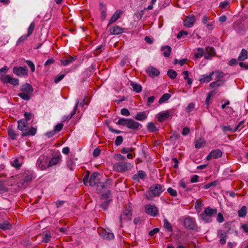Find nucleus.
Returning <instances> with one entry per match:
<instances>
[{
  "instance_id": "obj_52",
  "label": "nucleus",
  "mask_w": 248,
  "mask_h": 248,
  "mask_svg": "<svg viewBox=\"0 0 248 248\" xmlns=\"http://www.w3.org/2000/svg\"><path fill=\"white\" fill-rule=\"evenodd\" d=\"M111 194V192L109 190H107L105 193L101 194V197L102 200H106L108 199Z\"/></svg>"
},
{
  "instance_id": "obj_33",
  "label": "nucleus",
  "mask_w": 248,
  "mask_h": 248,
  "mask_svg": "<svg viewBox=\"0 0 248 248\" xmlns=\"http://www.w3.org/2000/svg\"><path fill=\"white\" fill-rule=\"evenodd\" d=\"M130 85L132 87L134 91L139 93L141 92L142 88L140 84L137 82L131 81Z\"/></svg>"
},
{
  "instance_id": "obj_63",
  "label": "nucleus",
  "mask_w": 248,
  "mask_h": 248,
  "mask_svg": "<svg viewBox=\"0 0 248 248\" xmlns=\"http://www.w3.org/2000/svg\"><path fill=\"white\" fill-rule=\"evenodd\" d=\"M195 107V104L193 103H191L188 105L187 107L186 108V110L187 112H189L191 111Z\"/></svg>"
},
{
  "instance_id": "obj_16",
  "label": "nucleus",
  "mask_w": 248,
  "mask_h": 248,
  "mask_svg": "<svg viewBox=\"0 0 248 248\" xmlns=\"http://www.w3.org/2000/svg\"><path fill=\"white\" fill-rule=\"evenodd\" d=\"M195 22V17L194 16H190L184 20V25L186 27L191 28L194 25Z\"/></svg>"
},
{
  "instance_id": "obj_5",
  "label": "nucleus",
  "mask_w": 248,
  "mask_h": 248,
  "mask_svg": "<svg viewBox=\"0 0 248 248\" xmlns=\"http://www.w3.org/2000/svg\"><path fill=\"white\" fill-rule=\"evenodd\" d=\"M113 167L114 170L118 172H124L130 169L132 165L129 163L121 162L115 164Z\"/></svg>"
},
{
  "instance_id": "obj_18",
  "label": "nucleus",
  "mask_w": 248,
  "mask_h": 248,
  "mask_svg": "<svg viewBox=\"0 0 248 248\" xmlns=\"http://www.w3.org/2000/svg\"><path fill=\"white\" fill-rule=\"evenodd\" d=\"M127 127L133 130H137L141 127V125L133 119H129Z\"/></svg>"
},
{
  "instance_id": "obj_28",
  "label": "nucleus",
  "mask_w": 248,
  "mask_h": 248,
  "mask_svg": "<svg viewBox=\"0 0 248 248\" xmlns=\"http://www.w3.org/2000/svg\"><path fill=\"white\" fill-rule=\"evenodd\" d=\"M148 114V112L146 111L139 112L137 113L135 117V118L137 120L141 121L145 120L147 118Z\"/></svg>"
},
{
  "instance_id": "obj_19",
  "label": "nucleus",
  "mask_w": 248,
  "mask_h": 248,
  "mask_svg": "<svg viewBox=\"0 0 248 248\" xmlns=\"http://www.w3.org/2000/svg\"><path fill=\"white\" fill-rule=\"evenodd\" d=\"M212 76L215 75V79L217 81L224 82V80L223 79L225 76V74L222 71L219 70H215L212 72Z\"/></svg>"
},
{
  "instance_id": "obj_14",
  "label": "nucleus",
  "mask_w": 248,
  "mask_h": 248,
  "mask_svg": "<svg viewBox=\"0 0 248 248\" xmlns=\"http://www.w3.org/2000/svg\"><path fill=\"white\" fill-rule=\"evenodd\" d=\"M85 104L88 105L87 103H85V99H84L80 103L78 99H77L73 111L71 113L70 115L67 117L66 119L70 120L76 114L78 105L80 107L83 108Z\"/></svg>"
},
{
  "instance_id": "obj_17",
  "label": "nucleus",
  "mask_w": 248,
  "mask_h": 248,
  "mask_svg": "<svg viewBox=\"0 0 248 248\" xmlns=\"http://www.w3.org/2000/svg\"><path fill=\"white\" fill-rule=\"evenodd\" d=\"M77 59L76 56H68L64 57L63 59L61 60V63L63 66H67L69 64L73 62Z\"/></svg>"
},
{
  "instance_id": "obj_37",
  "label": "nucleus",
  "mask_w": 248,
  "mask_h": 248,
  "mask_svg": "<svg viewBox=\"0 0 248 248\" xmlns=\"http://www.w3.org/2000/svg\"><path fill=\"white\" fill-rule=\"evenodd\" d=\"M205 141L202 138H199L195 140V147L197 149L201 148L203 145H205Z\"/></svg>"
},
{
  "instance_id": "obj_61",
  "label": "nucleus",
  "mask_w": 248,
  "mask_h": 248,
  "mask_svg": "<svg viewBox=\"0 0 248 248\" xmlns=\"http://www.w3.org/2000/svg\"><path fill=\"white\" fill-rule=\"evenodd\" d=\"M212 20V19H210L208 16H207L206 15H205L203 16L202 18V23L203 24L206 25Z\"/></svg>"
},
{
  "instance_id": "obj_13",
  "label": "nucleus",
  "mask_w": 248,
  "mask_h": 248,
  "mask_svg": "<svg viewBox=\"0 0 248 248\" xmlns=\"http://www.w3.org/2000/svg\"><path fill=\"white\" fill-rule=\"evenodd\" d=\"M222 155V152L219 149L212 150L206 156V159L209 160L212 158L216 159L220 157Z\"/></svg>"
},
{
  "instance_id": "obj_46",
  "label": "nucleus",
  "mask_w": 248,
  "mask_h": 248,
  "mask_svg": "<svg viewBox=\"0 0 248 248\" xmlns=\"http://www.w3.org/2000/svg\"><path fill=\"white\" fill-rule=\"evenodd\" d=\"M28 37H29V36H28L27 34L21 36L17 41L16 45H20L23 44L24 42L27 40Z\"/></svg>"
},
{
  "instance_id": "obj_26",
  "label": "nucleus",
  "mask_w": 248,
  "mask_h": 248,
  "mask_svg": "<svg viewBox=\"0 0 248 248\" xmlns=\"http://www.w3.org/2000/svg\"><path fill=\"white\" fill-rule=\"evenodd\" d=\"M170 116L169 111L159 113L157 114V119L160 122H162L167 119Z\"/></svg>"
},
{
  "instance_id": "obj_8",
  "label": "nucleus",
  "mask_w": 248,
  "mask_h": 248,
  "mask_svg": "<svg viewBox=\"0 0 248 248\" xmlns=\"http://www.w3.org/2000/svg\"><path fill=\"white\" fill-rule=\"evenodd\" d=\"M62 156L60 153L54 154L48 162V167H51L60 164L62 161Z\"/></svg>"
},
{
  "instance_id": "obj_59",
  "label": "nucleus",
  "mask_w": 248,
  "mask_h": 248,
  "mask_svg": "<svg viewBox=\"0 0 248 248\" xmlns=\"http://www.w3.org/2000/svg\"><path fill=\"white\" fill-rule=\"evenodd\" d=\"M188 34V32L186 31H181L177 35L178 39L181 38L184 36H186Z\"/></svg>"
},
{
  "instance_id": "obj_44",
  "label": "nucleus",
  "mask_w": 248,
  "mask_h": 248,
  "mask_svg": "<svg viewBox=\"0 0 248 248\" xmlns=\"http://www.w3.org/2000/svg\"><path fill=\"white\" fill-rule=\"evenodd\" d=\"M170 96H171L169 93H166L164 94L160 98L159 100V103L161 104L165 102L166 101H167L170 99Z\"/></svg>"
},
{
  "instance_id": "obj_49",
  "label": "nucleus",
  "mask_w": 248,
  "mask_h": 248,
  "mask_svg": "<svg viewBox=\"0 0 248 248\" xmlns=\"http://www.w3.org/2000/svg\"><path fill=\"white\" fill-rule=\"evenodd\" d=\"M203 56H204V51L202 48H198V52H197L195 55V57L196 58H199Z\"/></svg>"
},
{
  "instance_id": "obj_24",
  "label": "nucleus",
  "mask_w": 248,
  "mask_h": 248,
  "mask_svg": "<svg viewBox=\"0 0 248 248\" xmlns=\"http://www.w3.org/2000/svg\"><path fill=\"white\" fill-rule=\"evenodd\" d=\"M122 14V11L121 10H117L109 19L108 26L111 24L115 22L120 17Z\"/></svg>"
},
{
  "instance_id": "obj_41",
  "label": "nucleus",
  "mask_w": 248,
  "mask_h": 248,
  "mask_svg": "<svg viewBox=\"0 0 248 248\" xmlns=\"http://www.w3.org/2000/svg\"><path fill=\"white\" fill-rule=\"evenodd\" d=\"M223 83L224 82L216 80L215 81L211 82L210 84V87L212 88H217L222 86L223 84Z\"/></svg>"
},
{
  "instance_id": "obj_3",
  "label": "nucleus",
  "mask_w": 248,
  "mask_h": 248,
  "mask_svg": "<svg viewBox=\"0 0 248 248\" xmlns=\"http://www.w3.org/2000/svg\"><path fill=\"white\" fill-rule=\"evenodd\" d=\"M20 91L21 92L18 93L17 95L22 99L28 101L31 98L33 89L30 84L26 83L20 86Z\"/></svg>"
},
{
  "instance_id": "obj_38",
  "label": "nucleus",
  "mask_w": 248,
  "mask_h": 248,
  "mask_svg": "<svg viewBox=\"0 0 248 248\" xmlns=\"http://www.w3.org/2000/svg\"><path fill=\"white\" fill-rule=\"evenodd\" d=\"M24 181L25 182L31 181L32 179V172L27 171L23 174Z\"/></svg>"
},
{
  "instance_id": "obj_56",
  "label": "nucleus",
  "mask_w": 248,
  "mask_h": 248,
  "mask_svg": "<svg viewBox=\"0 0 248 248\" xmlns=\"http://www.w3.org/2000/svg\"><path fill=\"white\" fill-rule=\"evenodd\" d=\"M26 63L27 65L31 68V71L32 72H34L35 71V65L33 63V62L31 61L27 60L26 61Z\"/></svg>"
},
{
  "instance_id": "obj_15",
  "label": "nucleus",
  "mask_w": 248,
  "mask_h": 248,
  "mask_svg": "<svg viewBox=\"0 0 248 248\" xmlns=\"http://www.w3.org/2000/svg\"><path fill=\"white\" fill-rule=\"evenodd\" d=\"M184 224L185 227L189 229L193 230L195 227V222L190 217H186L184 219Z\"/></svg>"
},
{
  "instance_id": "obj_35",
  "label": "nucleus",
  "mask_w": 248,
  "mask_h": 248,
  "mask_svg": "<svg viewBox=\"0 0 248 248\" xmlns=\"http://www.w3.org/2000/svg\"><path fill=\"white\" fill-rule=\"evenodd\" d=\"M161 50L163 51L164 56L168 57L170 56V53L171 51V48L169 46H162Z\"/></svg>"
},
{
  "instance_id": "obj_12",
  "label": "nucleus",
  "mask_w": 248,
  "mask_h": 248,
  "mask_svg": "<svg viewBox=\"0 0 248 248\" xmlns=\"http://www.w3.org/2000/svg\"><path fill=\"white\" fill-rule=\"evenodd\" d=\"M1 80L5 83H10L14 86L19 85V80L17 78H13L10 75H7L1 78Z\"/></svg>"
},
{
  "instance_id": "obj_25",
  "label": "nucleus",
  "mask_w": 248,
  "mask_h": 248,
  "mask_svg": "<svg viewBox=\"0 0 248 248\" xmlns=\"http://www.w3.org/2000/svg\"><path fill=\"white\" fill-rule=\"evenodd\" d=\"M109 32L111 34H119L124 32V29L119 26H114L109 28Z\"/></svg>"
},
{
  "instance_id": "obj_58",
  "label": "nucleus",
  "mask_w": 248,
  "mask_h": 248,
  "mask_svg": "<svg viewBox=\"0 0 248 248\" xmlns=\"http://www.w3.org/2000/svg\"><path fill=\"white\" fill-rule=\"evenodd\" d=\"M65 76L64 74H59L58 75L54 78V81L55 83H58Z\"/></svg>"
},
{
  "instance_id": "obj_51",
  "label": "nucleus",
  "mask_w": 248,
  "mask_h": 248,
  "mask_svg": "<svg viewBox=\"0 0 248 248\" xmlns=\"http://www.w3.org/2000/svg\"><path fill=\"white\" fill-rule=\"evenodd\" d=\"M229 6V2L227 0L221 1L219 4V7L222 9H226L228 8Z\"/></svg>"
},
{
  "instance_id": "obj_42",
  "label": "nucleus",
  "mask_w": 248,
  "mask_h": 248,
  "mask_svg": "<svg viewBox=\"0 0 248 248\" xmlns=\"http://www.w3.org/2000/svg\"><path fill=\"white\" fill-rule=\"evenodd\" d=\"M164 227L169 232H171L172 231L171 224L166 218L164 219Z\"/></svg>"
},
{
  "instance_id": "obj_60",
  "label": "nucleus",
  "mask_w": 248,
  "mask_h": 248,
  "mask_svg": "<svg viewBox=\"0 0 248 248\" xmlns=\"http://www.w3.org/2000/svg\"><path fill=\"white\" fill-rule=\"evenodd\" d=\"M7 191V188L5 187L3 182L0 181V191L1 193L5 192Z\"/></svg>"
},
{
  "instance_id": "obj_32",
  "label": "nucleus",
  "mask_w": 248,
  "mask_h": 248,
  "mask_svg": "<svg viewBox=\"0 0 248 248\" xmlns=\"http://www.w3.org/2000/svg\"><path fill=\"white\" fill-rule=\"evenodd\" d=\"M218 236L220 238L219 242L220 243L223 245L226 243V238H227V233L226 232H222V231H218Z\"/></svg>"
},
{
  "instance_id": "obj_50",
  "label": "nucleus",
  "mask_w": 248,
  "mask_h": 248,
  "mask_svg": "<svg viewBox=\"0 0 248 248\" xmlns=\"http://www.w3.org/2000/svg\"><path fill=\"white\" fill-rule=\"evenodd\" d=\"M11 165L16 169H19L21 164L19 163V160L17 158L15 159L13 161L11 162Z\"/></svg>"
},
{
  "instance_id": "obj_55",
  "label": "nucleus",
  "mask_w": 248,
  "mask_h": 248,
  "mask_svg": "<svg viewBox=\"0 0 248 248\" xmlns=\"http://www.w3.org/2000/svg\"><path fill=\"white\" fill-rule=\"evenodd\" d=\"M110 201L111 200H109L105 201L100 205V206L103 209V210H106L108 208Z\"/></svg>"
},
{
  "instance_id": "obj_34",
  "label": "nucleus",
  "mask_w": 248,
  "mask_h": 248,
  "mask_svg": "<svg viewBox=\"0 0 248 248\" xmlns=\"http://www.w3.org/2000/svg\"><path fill=\"white\" fill-rule=\"evenodd\" d=\"M11 228V224L7 221L5 220L0 223V229L3 231L9 230Z\"/></svg>"
},
{
  "instance_id": "obj_45",
  "label": "nucleus",
  "mask_w": 248,
  "mask_h": 248,
  "mask_svg": "<svg viewBox=\"0 0 248 248\" xmlns=\"http://www.w3.org/2000/svg\"><path fill=\"white\" fill-rule=\"evenodd\" d=\"M167 74L168 76L171 79L175 78L177 75V72L175 71L172 69L169 70L167 72Z\"/></svg>"
},
{
  "instance_id": "obj_10",
  "label": "nucleus",
  "mask_w": 248,
  "mask_h": 248,
  "mask_svg": "<svg viewBox=\"0 0 248 248\" xmlns=\"http://www.w3.org/2000/svg\"><path fill=\"white\" fill-rule=\"evenodd\" d=\"M112 185V182L111 179H107L105 183H99L97 184V190L101 192H104L108 190Z\"/></svg>"
},
{
  "instance_id": "obj_31",
  "label": "nucleus",
  "mask_w": 248,
  "mask_h": 248,
  "mask_svg": "<svg viewBox=\"0 0 248 248\" xmlns=\"http://www.w3.org/2000/svg\"><path fill=\"white\" fill-rule=\"evenodd\" d=\"M101 236L106 239L110 240L114 238V234L112 232H107L106 230H103L101 233Z\"/></svg>"
},
{
  "instance_id": "obj_27",
  "label": "nucleus",
  "mask_w": 248,
  "mask_h": 248,
  "mask_svg": "<svg viewBox=\"0 0 248 248\" xmlns=\"http://www.w3.org/2000/svg\"><path fill=\"white\" fill-rule=\"evenodd\" d=\"M212 72L210 73L209 75H202L201 76L199 81L201 83H207L212 80Z\"/></svg>"
},
{
  "instance_id": "obj_9",
  "label": "nucleus",
  "mask_w": 248,
  "mask_h": 248,
  "mask_svg": "<svg viewBox=\"0 0 248 248\" xmlns=\"http://www.w3.org/2000/svg\"><path fill=\"white\" fill-rule=\"evenodd\" d=\"M13 72L15 75L20 77L27 76L28 73L27 67L26 66L15 67Z\"/></svg>"
},
{
  "instance_id": "obj_22",
  "label": "nucleus",
  "mask_w": 248,
  "mask_h": 248,
  "mask_svg": "<svg viewBox=\"0 0 248 248\" xmlns=\"http://www.w3.org/2000/svg\"><path fill=\"white\" fill-rule=\"evenodd\" d=\"M99 176V173L97 172H93L90 178L89 181V185L91 186H94L97 182V177Z\"/></svg>"
},
{
  "instance_id": "obj_7",
  "label": "nucleus",
  "mask_w": 248,
  "mask_h": 248,
  "mask_svg": "<svg viewBox=\"0 0 248 248\" xmlns=\"http://www.w3.org/2000/svg\"><path fill=\"white\" fill-rule=\"evenodd\" d=\"M132 215V208L129 206L127 207L123 212V214H121L119 217L120 223H122L123 220H129L131 219Z\"/></svg>"
},
{
  "instance_id": "obj_20",
  "label": "nucleus",
  "mask_w": 248,
  "mask_h": 248,
  "mask_svg": "<svg viewBox=\"0 0 248 248\" xmlns=\"http://www.w3.org/2000/svg\"><path fill=\"white\" fill-rule=\"evenodd\" d=\"M147 176L145 172L141 170H139L137 173L133 176V179L135 181H139L140 179L144 180Z\"/></svg>"
},
{
  "instance_id": "obj_57",
  "label": "nucleus",
  "mask_w": 248,
  "mask_h": 248,
  "mask_svg": "<svg viewBox=\"0 0 248 248\" xmlns=\"http://www.w3.org/2000/svg\"><path fill=\"white\" fill-rule=\"evenodd\" d=\"M123 141V138L122 136H118L115 140V144L117 146L121 145Z\"/></svg>"
},
{
  "instance_id": "obj_36",
  "label": "nucleus",
  "mask_w": 248,
  "mask_h": 248,
  "mask_svg": "<svg viewBox=\"0 0 248 248\" xmlns=\"http://www.w3.org/2000/svg\"><path fill=\"white\" fill-rule=\"evenodd\" d=\"M248 58V51L244 48L241 50L239 56L238 57V60L243 61Z\"/></svg>"
},
{
  "instance_id": "obj_43",
  "label": "nucleus",
  "mask_w": 248,
  "mask_h": 248,
  "mask_svg": "<svg viewBox=\"0 0 248 248\" xmlns=\"http://www.w3.org/2000/svg\"><path fill=\"white\" fill-rule=\"evenodd\" d=\"M128 121L129 119L125 118H120L116 123V124L119 125H122L123 126H126L127 127Z\"/></svg>"
},
{
  "instance_id": "obj_39",
  "label": "nucleus",
  "mask_w": 248,
  "mask_h": 248,
  "mask_svg": "<svg viewBox=\"0 0 248 248\" xmlns=\"http://www.w3.org/2000/svg\"><path fill=\"white\" fill-rule=\"evenodd\" d=\"M147 128L151 132H155L158 130V128L156 127L155 124L152 122H150L147 124Z\"/></svg>"
},
{
  "instance_id": "obj_54",
  "label": "nucleus",
  "mask_w": 248,
  "mask_h": 248,
  "mask_svg": "<svg viewBox=\"0 0 248 248\" xmlns=\"http://www.w3.org/2000/svg\"><path fill=\"white\" fill-rule=\"evenodd\" d=\"M167 191L169 193V194L173 197H176L177 195V191L172 189L171 187H169L167 189Z\"/></svg>"
},
{
  "instance_id": "obj_30",
  "label": "nucleus",
  "mask_w": 248,
  "mask_h": 248,
  "mask_svg": "<svg viewBox=\"0 0 248 248\" xmlns=\"http://www.w3.org/2000/svg\"><path fill=\"white\" fill-rule=\"evenodd\" d=\"M52 235L49 232H44L42 234V241L44 243H47L50 241Z\"/></svg>"
},
{
  "instance_id": "obj_23",
  "label": "nucleus",
  "mask_w": 248,
  "mask_h": 248,
  "mask_svg": "<svg viewBox=\"0 0 248 248\" xmlns=\"http://www.w3.org/2000/svg\"><path fill=\"white\" fill-rule=\"evenodd\" d=\"M215 54V49L212 47H207L204 52V58L210 59Z\"/></svg>"
},
{
  "instance_id": "obj_47",
  "label": "nucleus",
  "mask_w": 248,
  "mask_h": 248,
  "mask_svg": "<svg viewBox=\"0 0 248 248\" xmlns=\"http://www.w3.org/2000/svg\"><path fill=\"white\" fill-rule=\"evenodd\" d=\"M35 28V23L34 22H32L31 23L28 29V33L27 35L28 36H30L32 33L33 32V31Z\"/></svg>"
},
{
  "instance_id": "obj_62",
  "label": "nucleus",
  "mask_w": 248,
  "mask_h": 248,
  "mask_svg": "<svg viewBox=\"0 0 248 248\" xmlns=\"http://www.w3.org/2000/svg\"><path fill=\"white\" fill-rule=\"evenodd\" d=\"M121 113L122 115L125 116H128L130 115V112L127 108H123L121 110Z\"/></svg>"
},
{
  "instance_id": "obj_2",
  "label": "nucleus",
  "mask_w": 248,
  "mask_h": 248,
  "mask_svg": "<svg viewBox=\"0 0 248 248\" xmlns=\"http://www.w3.org/2000/svg\"><path fill=\"white\" fill-rule=\"evenodd\" d=\"M164 191L163 186L160 184L151 186L149 190L146 193V197L148 200H152L155 197H159Z\"/></svg>"
},
{
  "instance_id": "obj_21",
  "label": "nucleus",
  "mask_w": 248,
  "mask_h": 248,
  "mask_svg": "<svg viewBox=\"0 0 248 248\" xmlns=\"http://www.w3.org/2000/svg\"><path fill=\"white\" fill-rule=\"evenodd\" d=\"M146 72L151 77L157 76L160 73L158 69L152 66L148 67L146 70Z\"/></svg>"
},
{
  "instance_id": "obj_64",
  "label": "nucleus",
  "mask_w": 248,
  "mask_h": 248,
  "mask_svg": "<svg viewBox=\"0 0 248 248\" xmlns=\"http://www.w3.org/2000/svg\"><path fill=\"white\" fill-rule=\"evenodd\" d=\"M63 124H57L54 128V131L55 132H60L63 127Z\"/></svg>"
},
{
  "instance_id": "obj_48",
  "label": "nucleus",
  "mask_w": 248,
  "mask_h": 248,
  "mask_svg": "<svg viewBox=\"0 0 248 248\" xmlns=\"http://www.w3.org/2000/svg\"><path fill=\"white\" fill-rule=\"evenodd\" d=\"M24 116L25 117V119H24V121L25 122L27 123L32 118V117L33 116V115L31 113L25 112Z\"/></svg>"
},
{
  "instance_id": "obj_40",
  "label": "nucleus",
  "mask_w": 248,
  "mask_h": 248,
  "mask_svg": "<svg viewBox=\"0 0 248 248\" xmlns=\"http://www.w3.org/2000/svg\"><path fill=\"white\" fill-rule=\"evenodd\" d=\"M247 214V208L245 206H243L238 211V215L240 217H244Z\"/></svg>"
},
{
  "instance_id": "obj_6",
  "label": "nucleus",
  "mask_w": 248,
  "mask_h": 248,
  "mask_svg": "<svg viewBox=\"0 0 248 248\" xmlns=\"http://www.w3.org/2000/svg\"><path fill=\"white\" fill-rule=\"evenodd\" d=\"M36 165L37 167L41 170H45L46 168H49L47 157L45 155H42L38 158Z\"/></svg>"
},
{
  "instance_id": "obj_29",
  "label": "nucleus",
  "mask_w": 248,
  "mask_h": 248,
  "mask_svg": "<svg viewBox=\"0 0 248 248\" xmlns=\"http://www.w3.org/2000/svg\"><path fill=\"white\" fill-rule=\"evenodd\" d=\"M8 134L9 137L12 140H16V138L18 136L16 131L12 128V126H9L8 129Z\"/></svg>"
},
{
  "instance_id": "obj_53",
  "label": "nucleus",
  "mask_w": 248,
  "mask_h": 248,
  "mask_svg": "<svg viewBox=\"0 0 248 248\" xmlns=\"http://www.w3.org/2000/svg\"><path fill=\"white\" fill-rule=\"evenodd\" d=\"M214 24H215V21L212 19L210 22H209L207 24H206L205 25V26L208 30L211 31L214 29Z\"/></svg>"
},
{
  "instance_id": "obj_11",
  "label": "nucleus",
  "mask_w": 248,
  "mask_h": 248,
  "mask_svg": "<svg viewBox=\"0 0 248 248\" xmlns=\"http://www.w3.org/2000/svg\"><path fill=\"white\" fill-rule=\"evenodd\" d=\"M145 212L153 217L156 216L158 214V210L155 205L148 204L145 205Z\"/></svg>"
},
{
  "instance_id": "obj_1",
  "label": "nucleus",
  "mask_w": 248,
  "mask_h": 248,
  "mask_svg": "<svg viewBox=\"0 0 248 248\" xmlns=\"http://www.w3.org/2000/svg\"><path fill=\"white\" fill-rule=\"evenodd\" d=\"M17 129L22 132L21 134L22 137L34 136L37 132V129L35 127L29 129L27 123L24 121V119L17 121Z\"/></svg>"
},
{
  "instance_id": "obj_4",
  "label": "nucleus",
  "mask_w": 248,
  "mask_h": 248,
  "mask_svg": "<svg viewBox=\"0 0 248 248\" xmlns=\"http://www.w3.org/2000/svg\"><path fill=\"white\" fill-rule=\"evenodd\" d=\"M217 213V209L208 207L205 208L204 212L200 214V218L205 223H209L211 222L212 217Z\"/></svg>"
}]
</instances>
